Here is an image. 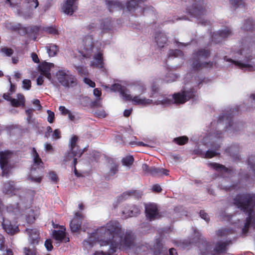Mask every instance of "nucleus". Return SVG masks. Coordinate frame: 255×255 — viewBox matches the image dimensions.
<instances>
[{
  "label": "nucleus",
  "instance_id": "nucleus-1",
  "mask_svg": "<svg viewBox=\"0 0 255 255\" xmlns=\"http://www.w3.org/2000/svg\"><path fill=\"white\" fill-rule=\"evenodd\" d=\"M91 237L101 246L110 245L107 252L96 251L94 255H113L118 249L130 250L135 246L136 236L131 230L126 231L117 220H110L91 234Z\"/></svg>",
  "mask_w": 255,
  "mask_h": 255
},
{
  "label": "nucleus",
  "instance_id": "nucleus-2",
  "mask_svg": "<svg viewBox=\"0 0 255 255\" xmlns=\"http://www.w3.org/2000/svg\"><path fill=\"white\" fill-rule=\"evenodd\" d=\"M233 204L240 211L248 215L242 228V233L245 235L248 233L251 226L255 228V213L253 215L255 208V193L238 194L234 198Z\"/></svg>",
  "mask_w": 255,
  "mask_h": 255
},
{
  "label": "nucleus",
  "instance_id": "nucleus-3",
  "mask_svg": "<svg viewBox=\"0 0 255 255\" xmlns=\"http://www.w3.org/2000/svg\"><path fill=\"white\" fill-rule=\"evenodd\" d=\"M211 54L210 50L206 48H201L194 52L193 57L191 59L193 69L194 71H198L205 68H212L213 66V62H202L201 61L202 60L208 58Z\"/></svg>",
  "mask_w": 255,
  "mask_h": 255
},
{
  "label": "nucleus",
  "instance_id": "nucleus-4",
  "mask_svg": "<svg viewBox=\"0 0 255 255\" xmlns=\"http://www.w3.org/2000/svg\"><path fill=\"white\" fill-rule=\"evenodd\" d=\"M231 243V240L218 242L212 250L211 245L205 242L199 245V248L202 255H219L221 254L226 253L228 246Z\"/></svg>",
  "mask_w": 255,
  "mask_h": 255
},
{
  "label": "nucleus",
  "instance_id": "nucleus-5",
  "mask_svg": "<svg viewBox=\"0 0 255 255\" xmlns=\"http://www.w3.org/2000/svg\"><path fill=\"white\" fill-rule=\"evenodd\" d=\"M31 154L33 156V163L28 179L32 182L40 183L43 179V175L42 173H39L37 169L39 170L40 168L43 169L44 164L35 147H32Z\"/></svg>",
  "mask_w": 255,
  "mask_h": 255
},
{
  "label": "nucleus",
  "instance_id": "nucleus-6",
  "mask_svg": "<svg viewBox=\"0 0 255 255\" xmlns=\"http://www.w3.org/2000/svg\"><path fill=\"white\" fill-rule=\"evenodd\" d=\"M56 76L58 82L65 88H73L78 84L76 77L72 74L68 70L61 69L58 70Z\"/></svg>",
  "mask_w": 255,
  "mask_h": 255
},
{
  "label": "nucleus",
  "instance_id": "nucleus-7",
  "mask_svg": "<svg viewBox=\"0 0 255 255\" xmlns=\"http://www.w3.org/2000/svg\"><path fill=\"white\" fill-rule=\"evenodd\" d=\"M187 2L194 1V3L191 7L187 9V12L193 17L197 18H200L206 13V6L203 0H182Z\"/></svg>",
  "mask_w": 255,
  "mask_h": 255
},
{
  "label": "nucleus",
  "instance_id": "nucleus-8",
  "mask_svg": "<svg viewBox=\"0 0 255 255\" xmlns=\"http://www.w3.org/2000/svg\"><path fill=\"white\" fill-rule=\"evenodd\" d=\"M196 90L194 88H190L188 90L182 91L181 92L175 93L172 95L173 104H182L196 96Z\"/></svg>",
  "mask_w": 255,
  "mask_h": 255
},
{
  "label": "nucleus",
  "instance_id": "nucleus-9",
  "mask_svg": "<svg viewBox=\"0 0 255 255\" xmlns=\"http://www.w3.org/2000/svg\"><path fill=\"white\" fill-rule=\"evenodd\" d=\"M145 215L149 221H153L161 218L158 205L155 203H148L144 204Z\"/></svg>",
  "mask_w": 255,
  "mask_h": 255
},
{
  "label": "nucleus",
  "instance_id": "nucleus-10",
  "mask_svg": "<svg viewBox=\"0 0 255 255\" xmlns=\"http://www.w3.org/2000/svg\"><path fill=\"white\" fill-rule=\"evenodd\" d=\"M11 153L12 152L8 150L0 152V166L2 170V176H9V159L11 157Z\"/></svg>",
  "mask_w": 255,
  "mask_h": 255
},
{
  "label": "nucleus",
  "instance_id": "nucleus-11",
  "mask_svg": "<svg viewBox=\"0 0 255 255\" xmlns=\"http://www.w3.org/2000/svg\"><path fill=\"white\" fill-rule=\"evenodd\" d=\"M84 46L82 55L85 58H90L93 56L94 47L93 37L92 35H86L82 41Z\"/></svg>",
  "mask_w": 255,
  "mask_h": 255
},
{
  "label": "nucleus",
  "instance_id": "nucleus-12",
  "mask_svg": "<svg viewBox=\"0 0 255 255\" xmlns=\"http://www.w3.org/2000/svg\"><path fill=\"white\" fill-rule=\"evenodd\" d=\"M1 225L3 230L11 236L17 234L19 232L18 226L12 225L9 220L5 218L3 219Z\"/></svg>",
  "mask_w": 255,
  "mask_h": 255
},
{
  "label": "nucleus",
  "instance_id": "nucleus-13",
  "mask_svg": "<svg viewBox=\"0 0 255 255\" xmlns=\"http://www.w3.org/2000/svg\"><path fill=\"white\" fill-rule=\"evenodd\" d=\"M233 115H232V113H225L224 115L221 116L218 120V123H221V122H223L224 120L226 121V123L228 124V125L226 126V128L227 130H230L231 128H232L234 130L237 131L236 128L238 127L237 126V124L235 123L234 124L233 122L232 118H233Z\"/></svg>",
  "mask_w": 255,
  "mask_h": 255
},
{
  "label": "nucleus",
  "instance_id": "nucleus-14",
  "mask_svg": "<svg viewBox=\"0 0 255 255\" xmlns=\"http://www.w3.org/2000/svg\"><path fill=\"white\" fill-rule=\"evenodd\" d=\"M232 30L229 27H225L223 30L219 31L217 33L214 34L212 37L213 41L215 43H219L222 40L232 35Z\"/></svg>",
  "mask_w": 255,
  "mask_h": 255
},
{
  "label": "nucleus",
  "instance_id": "nucleus-15",
  "mask_svg": "<svg viewBox=\"0 0 255 255\" xmlns=\"http://www.w3.org/2000/svg\"><path fill=\"white\" fill-rule=\"evenodd\" d=\"M83 216L79 212H76L74 218L70 223V227L72 232H77L81 228Z\"/></svg>",
  "mask_w": 255,
  "mask_h": 255
},
{
  "label": "nucleus",
  "instance_id": "nucleus-16",
  "mask_svg": "<svg viewBox=\"0 0 255 255\" xmlns=\"http://www.w3.org/2000/svg\"><path fill=\"white\" fill-rule=\"evenodd\" d=\"M25 232L28 235L30 244L35 246L38 244L40 237L39 232L36 229H26Z\"/></svg>",
  "mask_w": 255,
  "mask_h": 255
},
{
  "label": "nucleus",
  "instance_id": "nucleus-17",
  "mask_svg": "<svg viewBox=\"0 0 255 255\" xmlns=\"http://www.w3.org/2000/svg\"><path fill=\"white\" fill-rule=\"evenodd\" d=\"M76 0H67L63 6V11L67 14L72 15L77 9V6L75 5Z\"/></svg>",
  "mask_w": 255,
  "mask_h": 255
},
{
  "label": "nucleus",
  "instance_id": "nucleus-18",
  "mask_svg": "<svg viewBox=\"0 0 255 255\" xmlns=\"http://www.w3.org/2000/svg\"><path fill=\"white\" fill-rule=\"evenodd\" d=\"M105 3L110 12L121 10L124 8V4L118 0H106Z\"/></svg>",
  "mask_w": 255,
  "mask_h": 255
},
{
  "label": "nucleus",
  "instance_id": "nucleus-19",
  "mask_svg": "<svg viewBox=\"0 0 255 255\" xmlns=\"http://www.w3.org/2000/svg\"><path fill=\"white\" fill-rule=\"evenodd\" d=\"M65 229L63 230H55L53 231V237L58 243H67L69 242V238L66 237Z\"/></svg>",
  "mask_w": 255,
  "mask_h": 255
},
{
  "label": "nucleus",
  "instance_id": "nucleus-20",
  "mask_svg": "<svg viewBox=\"0 0 255 255\" xmlns=\"http://www.w3.org/2000/svg\"><path fill=\"white\" fill-rule=\"evenodd\" d=\"M142 193L139 190H131L124 192L119 196L118 200L121 201L127 199L128 197L133 196L136 199H139L141 197Z\"/></svg>",
  "mask_w": 255,
  "mask_h": 255
},
{
  "label": "nucleus",
  "instance_id": "nucleus-21",
  "mask_svg": "<svg viewBox=\"0 0 255 255\" xmlns=\"http://www.w3.org/2000/svg\"><path fill=\"white\" fill-rule=\"evenodd\" d=\"M78 140V137L76 135H74L72 137L70 140V147L71 150H73V154L77 155L78 157H80L84 152V151L81 149L79 148L76 144V142Z\"/></svg>",
  "mask_w": 255,
  "mask_h": 255
},
{
  "label": "nucleus",
  "instance_id": "nucleus-22",
  "mask_svg": "<svg viewBox=\"0 0 255 255\" xmlns=\"http://www.w3.org/2000/svg\"><path fill=\"white\" fill-rule=\"evenodd\" d=\"M95 61H91L90 66L96 68H102L104 67L103 54L101 52H99L94 55Z\"/></svg>",
  "mask_w": 255,
  "mask_h": 255
},
{
  "label": "nucleus",
  "instance_id": "nucleus-23",
  "mask_svg": "<svg viewBox=\"0 0 255 255\" xmlns=\"http://www.w3.org/2000/svg\"><path fill=\"white\" fill-rule=\"evenodd\" d=\"M127 101H131L136 105L146 106L152 103V100L145 98H141L139 96L132 97L130 99H126Z\"/></svg>",
  "mask_w": 255,
  "mask_h": 255
},
{
  "label": "nucleus",
  "instance_id": "nucleus-24",
  "mask_svg": "<svg viewBox=\"0 0 255 255\" xmlns=\"http://www.w3.org/2000/svg\"><path fill=\"white\" fill-rule=\"evenodd\" d=\"M155 41L160 48H163L167 43V36L162 32H156L155 33Z\"/></svg>",
  "mask_w": 255,
  "mask_h": 255
},
{
  "label": "nucleus",
  "instance_id": "nucleus-25",
  "mask_svg": "<svg viewBox=\"0 0 255 255\" xmlns=\"http://www.w3.org/2000/svg\"><path fill=\"white\" fill-rule=\"evenodd\" d=\"M16 190L14 181H8L3 184V192L7 195H13Z\"/></svg>",
  "mask_w": 255,
  "mask_h": 255
},
{
  "label": "nucleus",
  "instance_id": "nucleus-26",
  "mask_svg": "<svg viewBox=\"0 0 255 255\" xmlns=\"http://www.w3.org/2000/svg\"><path fill=\"white\" fill-rule=\"evenodd\" d=\"M140 212V210L136 205H132L123 211L124 214H126L128 217L136 216L139 214Z\"/></svg>",
  "mask_w": 255,
  "mask_h": 255
},
{
  "label": "nucleus",
  "instance_id": "nucleus-27",
  "mask_svg": "<svg viewBox=\"0 0 255 255\" xmlns=\"http://www.w3.org/2000/svg\"><path fill=\"white\" fill-rule=\"evenodd\" d=\"M242 29L247 31H253L255 30V22L252 18H248L244 21Z\"/></svg>",
  "mask_w": 255,
  "mask_h": 255
},
{
  "label": "nucleus",
  "instance_id": "nucleus-28",
  "mask_svg": "<svg viewBox=\"0 0 255 255\" xmlns=\"http://www.w3.org/2000/svg\"><path fill=\"white\" fill-rule=\"evenodd\" d=\"M17 99L12 98L10 101L12 106L14 107H23L25 105V98L21 94L17 95Z\"/></svg>",
  "mask_w": 255,
  "mask_h": 255
},
{
  "label": "nucleus",
  "instance_id": "nucleus-29",
  "mask_svg": "<svg viewBox=\"0 0 255 255\" xmlns=\"http://www.w3.org/2000/svg\"><path fill=\"white\" fill-rule=\"evenodd\" d=\"M41 74L45 76L47 79L50 80L51 78V75L50 72V67L49 64L45 62L42 64L39 68Z\"/></svg>",
  "mask_w": 255,
  "mask_h": 255
},
{
  "label": "nucleus",
  "instance_id": "nucleus-30",
  "mask_svg": "<svg viewBox=\"0 0 255 255\" xmlns=\"http://www.w3.org/2000/svg\"><path fill=\"white\" fill-rule=\"evenodd\" d=\"M168 171L162 168H157L155 167H150L149 174L153 176H159L164 174L167 175Z\"/></svg>",
  "mask_w": 255,
  "mask_h": 255
},
{
  "label": "nucleus",
  "instance_id": "nucleus-31",
  "mask_svg": "<svg viewBox=\"0 0 255 255\" xmlns=\"http://www.w3.org/2000/svg\"><path fill=\"white\" fill-rule=\"evenodd\" d=\"M133 85L134 86V90L139 95L143 94L146 90L145 85L140 81L134 82Z\"/></svg>",
  "mask_w": 255,
  "mask_h": 255
},
{
  "label": "nucleus",
  "instance_id": "nucleus-32",
  "mask_svg": "<svg viewBox=\"0 0 255 255\" xmlns=\"http://www.w3.org/2000/svg\"><path fill=\"white\" fill-rule=\"evenodd\" d=\"M112 90L114 91H117L120 92L122 96L126 99H130L131 98V96L130 94H128L125 92V90L123 89L122 86L119 84H115L112 85Z\"/></svg>",
  "mask_w": 255,
  "mask_h": 255
},
{
  "label": "nucleus",
  "instance_id": "nucleus-33",
  "mask_svg": "<svg viewBox=\"0 0 255 255\" xmlns=\"http://www.w3.org/2000/svg\"><path fill=\"white\" fill-rule=\"evenodd\" d=\"M100 28L103 32L111 30L112 24L111 18H107L103 19L100 24Z\"/></svg>",
  "mask_w": 255,
  "mask_h": 255
},
{
  "label": "nucleus",
  "instance_id": "nucleus-34",
  "mask_svg": "<svg viewBox=\"0 0 255 255\" xmlns=\"http://www.w3.org/2000/svg\"><path fill=\"white\" fill-rule=\"evenodd\" d=\"M41 29L40 26L31 25L25 28V30L28 35L35 36L38 34L40 30H41Z\"/></svg>",
  "mask_w": 255,
  "mask_h": 255
},
{
  "label": "nucleus",
  "instance_id": "nucleus-35",
  "mask_svg": "<svg viewBox=\"0 0 255 255\" xmlns=\"http://www.w3.org/2000/svg\"><path fill=\"white\" fill-rule=\"evenodd\" d=\"M47 52L50 57H54L59 50L58 46L53 44H49L46 47Z\"/></svg>",
  "mask_w": 255,
  "mask_h": 255
},
{
  "label": "nucleus",
  "instance_id": "nucleus-36",
  "mask_svg": "<svg viewBox=\"0 0 255 255\" xmlns=\"http://www.w3.org/2000/svg\"><path fill=\"white\" fill-rule=\"evenodd\" d=\"M163 248V245L162 243V241L157 239L156 240V242L153 246L154 249V255H160Z\"/></svg>",
  "mask_w": 255,
  "mask_h": 255
},
{
  "label": "nucleus",
  "instance_id": "nucleus-37",
  "mask_svg": "<svg viewBox=\"0 0 255 255\" xmlns=\"http://www.w3.org/2000/svg\"><path fill=\"white\" fill-rule=\"evenodd\" d=\"M183 52L179 49H170L168 53V58L169 59L172 58L183 57Z\"/></svg>",
  "mask_w": 255,
  "mask_h": 255
},
{
  "label": "nucleus",
  "instance_id": "nucleus-38",
  "mask_svg": "<svg viewBox=\"0 0 255 255\" xmlns=\"http://www.w3.org/2000/svg\"><path fill=\"white\" fill-rule=\"evenodd\" d=\"M211 166L214 168L215 170L218 171H223L225 173H226L228 171V168H227L225 166L220 164L217 163H211L210 164Z\"/></svg>",
  "mask_w": 255,
  "mask_h": 255
},
{
  "label": "nucleus",
  "instance_id": "nucleus-39",
  "mask_svg": "<svg viewBox=\"0 0 255 255\" xmlns=\"http://www.w3.org/2000/svg\"><path fill=\"white\" fill-rule=\"evenodd\" d=\"M138 6V2L136 0H130L127 1L126 7L128 11H134Z\"/></svg>",
  "mask_w": 255,
  "mask_h": 255
},
{
  "label": "nucleus",
  "instance_id": "nucleus-40",
  "mask_svg": "<svg viewBox=\"0 0 255 255\" xmlns=\"http://www.w3.org/2000/svg\"><path fill=\"white\" fill-rule=\"evenodd\" d=\"M41 31L45 32L46 33L49 34L58 35L59 34L58 30L55 28V26L43 27L42 28Z\"/></svg>",
  "mask_w": 255,
  "mask_h": 255
},
{
  "label": "nucleus",
  "instance_id": "nucleus-41",
  "mask_svg": "<svg viewBox=\"0 0 255 255\" xmlns=\"http://www.w3.org/2000/svg\"><path fill=\"white\" fill-rule=\"evenodd\" d=\"M156 105L160 104L164 106H169L173 104L172 98L170 99L167 97L163 98L162 100L158 99L155 102Z\"/></svg>",
  "mask_w": 255,
  "mask_h": 255
},
{
  "label": "nucleus",
  "instance_id": "nucleus-42",
  "mask_svg": "<svg viewBox=\"0 0 255 255\" xmlns=\"http://www.w3.org/2000/svg\"><path fill=\"white\" fill-rule=\"evenodd\" d=\"M134 162V158L132 155H128L122 160V162L123 165L129 167L132 165Z\"/></svg>",
  "mask_w": 255,
  "mask_h": 255
},
{
  "label": "nucleus",
  "instance_id": "nucleus-43",
  "mask_svg": "<svg viewBox=\"0 0 255 255\" xmlns=\"http://www.w3.org/2000/svg\"><path fill=\"white\" fill-rule=\"evenodd\" d=\"M173 142L179 145H184L188 141V138L186 136H181L174 138Z\"/></svg>",
  "mask_w": 255,
  "mask_h": 255
},
{
  "label": "nucleus",
  "instance_id": "nucleus-44",
  "mask_svg": "<svg viewBox=\"0 0 255 255\" xmlns=\"http://www.w3.org/2000/svg\"><path fill=\"white\" fill-rule=\"evenodd\" d=\"M35 214L32 209L28 210V213L25 215L26 221L28 224H31L35 220Z\"/></svg>",
  "mask_w": 255,
  "mask_h": 255
},
{
  "label": "nucleus",
  "instance_id": "nucleus-45",
  "mask_svg": "<svg viewBox=\"0 0 255 255\" xmlns=\"http://www.w3.org/2000/svg\"><path fill=\"white\" fill-rule=\"evenodd\" d=\"M26 6L30 9H35L39 5L38 0H25Z\"/></svg>",
  "mask_w": 255,
  "mask_h": 255
},
{
  "label": "nucleus",
  "instance_id": "nucleus-46",
  "mask_svg": "<svg viewBox=\"0 0 255 255\" xmlns=\"http://www.w3.org/2000/svg\"><path fill=\"white\" fill-rule=\"evenodd\" d=\"M118 165L116 164H114L111 166V167L110 168V169L108 172V175H107L105 176V179L106 180H109V176H114L118 172Z\"/></svg>",
  "mask_w": 255,
  "mask_h": 255
},
{
  "label": "nucleus",
  "instance_id": "nucleus-47",
  "mask_svg": "<svg viewBox=\"0 0 255 255\" xmlns=\"http://www.w3.org/2000/svg\"><path fill=\"white\" fill-rule=\"evenodd\" d=\"M6 211L9 213H12L14 215H16L19 212V208L18 204L16 206L9 205L6 206L5 208Z\"/></svg>",
  "mask_w": 255,
  "mask_h": 255
},
{
  "label": "nucleus",
  "instance_id": "nucleus-48",
  "mask_svg": "<svg viewBox=\"0 0 255 255\" xmlns=\"http://www.w3.org/2000/svg\"><path fill=\"white\" fill-rule=\"evenodd\" d=\"M78 73L81 76H87L89 74L88 69L82 66H77L75 67Z\"/></svg>",
  "mask_w": 255,
  "mask_h": 255
},
{
  "label": "nucleus",
  "instance_id": "nucleus-49",
  "mask_svg": "<svg viewBox=\"0 0 255 255\" xmlns=\"http://www.w3.org/2000/svg\"><path fill=\"white\" fill-rule=\"evenodd\" d=\"M231 233V231L229 229H221L218 230L217 232V235L218 237H227Z\"/></svg>",
  "mask_w": 255,
  "mask_h": 255
},
{
  "label": "nucleus",
  "instance_id": "nucleus-50",
  "mask_svg": "<svg viewBox=\"0 0 255 255\" xmlns=\"http://www.w3.org/2000/svg\"><path fill=\"white\" fill-rule=\"evenodd\" d=\"M73 151H74L73 150H71V149H70V151L67 152L63 159V161L65 162L70 161L72 159L74 160L75 158L78 157L77 155H75L74 154H72Z\"/></svg>",
  "mask_w": 255,
  "mask_h": 255
},
{
  "label": "nucleus",
  "instance_id": "nucleus-51",
  "mask_svg": "<svg viewBox=\"0 0 255 255\" xmlns=\"http://www.w3.org/2000/svg\"><path fill=\"white\" fill-rule=\"evenodd\" d=\"M95 116L99 118H104L107 116L105 111L104 110H98L95 112Z\"/></svg>",
  "mask_w": 255,
  "mask_h": 255
},
{
  "label": "nucleus",
  "instance_id": "nucleus-52",
  "mask_svg": "<svg viewBox=\"0 0 255 255\" xmlns=\"http://www.w3.org/2000/svg\"><path fill=\"white\" fill-rule=\"evenodd\" d=\"M0 51L7 56H10L13 53V51L11 48L7 47L2 48L0 49Z\"/></svg>",
  "mask_w": 255,
  "mask_h": 255
},
{
  "label": "nucleus",
  "instance_id": "nucleus-53",
  "mask_svg": "<svg viewBox=\"0 0 255 255\" xmlns=\"http://www.w3.org/2000/svg\"><path fill=\"white\" fill-rule=\"evenodd\" d=\"M219 154H220L215 151L209 150H207L205 153V157L207 158H211Z\"/></svg>",
  "mask_w": 255,
  "mask_h": 255
},
{
  "label": "nucleus",
  "instance_id": "nucleus-54",
  "mask_svg": "<svg viewBox=\"0 0 255 255\" xmlns=\"http://www.w3.org/2000/svg\"><path fill=\"white\" fill-rule=\"evenodd\" d=\"M31 82L30 80L24 79L22 81V87L25 90H29L31 86Z\"/></svg>",
  "mask_w": 255,
  "mask_h": 255
},
{
  "label": "nucleus",
  "instance_id": "nucleus-55",
  "mask_svg": "<svg viewBox=\"0 0 255 255\" xmlns=\"http://www.w3.org/2000/svg\"><path fill=\"white\" fill-rule=\"evenodd\" d=\"M47 113L48 114L47 121L50 123H53L54 121V113L53 112L48 110L47 111Z\"/></svg>",
  "mask_w": 255,
  "mask_h": 255
},
{
  "label": "nucleus",
  "instance_id": "nucleus-56",
  "mask_svg": "<svg viewBox=\"0 0 255 255\" xmlns=\"http://www.w3.org/2000/svg\"><path fill=\"white\" fill-rule=\"evenodd\" d=\"M230 1L235 9L243 4V0H230Z\"/></svg>",
  "mask_w": 255,
  "mask_h": 255
},
{
  "label": "nucleus",
  "instance_id": "nucleus-57",
  "mask_svg": "<svg viewBox=\"0 0 255 255\" xmlns=\"http://www.w3.org/2000/svg\"><path fill=\"white\" fill-rule=\"evenodd\" d=\"M90 106L92 108H98L102 107V102L100 99H97L96 100L92 102L90 104Z\"/></svg>",
  "mask_w": 255,
  "mask_h": 255
},
{
  "label": "nucleus",
  "instance_id": "nucleus-58",
  "mask_svg": "<svg viewBox=\"0 0 255 255\" xmlns=\"http://www.w3.org/2000/svg\"><path fill=\"white\" fill-rule=\"evenodd\" d=\"M24 253L25 255H37V252L35 250H31L27 248H24Z\"/></svg>",
  "mask_w": 255,
  "mask_h": 255
},
{
  "label": "nucleus",
  "instance_id": "nucleus-59",
  "mask_svg": "<svg viewBox=\"0 0 255 255\" xmlns=\"http://www.w3.org/2000/svg\"><path fill=\"white\" fill-rule=\"evenodd\" d=\"M234 148H235V150L236 151L238 152L239 151V146L236 147L235 146L231 145L230 147H228L226 149V151L227 152H228L230 153V155L232 156H234L233 154H232V151L234 150Z\"/></svg>",
  "mask_w": 255,
  "mask_h": 255
},
{
  "label": "nucleus",
  "instance_id": "nucleus-60",
  "mask_svg": "<svg viewBox=\"0 0 255 255\" xmlns=\"http://www.w3.org/2000/svg\"><path fill=\"white\" fill-rule=\"evenodd\" d=\"M59 110L61 114L63 116H66L68 115L69 113L71 112L67 109H66L64 106H61L59 107Z\"/></svg>",
  "mask_w": 255,
  "mask_h": 255
},
{
  "label": "nucleus",
  "instance_id": "nucleus-61",
  "mask_svg": "<svg viewBox=\"0 0 255 255\" xmlns=\"http://www.w3.org/2000/svg\"><path fill=\"white\" fill-rule=\"evenodd\" d=\"M49 177L51 181L54 182H57L59 180L57 174L54 171L49 172Z\"/></svg>",
  "mask_w": 255,
  "mask_h": 255
},
{
  "label": "nucleus",
  "instance_id": "nucleus-62",
  "mask_svg": "<svg viewBox=\"0 0 255 255\" xmlns=\"http://www.w3.org/2000/svg\"><path fill=\"white\" fill-rule=\"evenodd\" d=\"M5 239L4 237L0 234V251H4V250L5 248Z\"/></svg>",
  "mask_w": 255,
  "mask_h": 255
},
{
  "label": "nucleus",
  "instance_id": "nucleus-63",
  "mask_svg": "<svg viewBox=\"0 0 255 255\" xmlns=\"http://www.w3.org/2000/svg\"><path fill=\"white\" fill-rule=\"evenodd\" d=\"M45 246L48 251H51L53 249L52 242L51 240H46L45 242Z\"/></svg>",
  "mask_w": 255,
  "mask_h": 255
},
{
  "label": "nucleus",
  "instance_id": "nucleus-64",
  "mask_svg": "<svg viewBox=\"0 0 255 255\" xmlns=\"http://www.w3.org/2000/svg\"><path fill=\"white\" fill-rule=\"evenodd\" d=\"M83 81L84 83H85L86 84L88 85L90 87L92 88H94L96 86L95 82L92 81L89 78H84Z\"/></svg>",
  "mask_w": 255,
  "mask_h": 255
}]
</instances>
